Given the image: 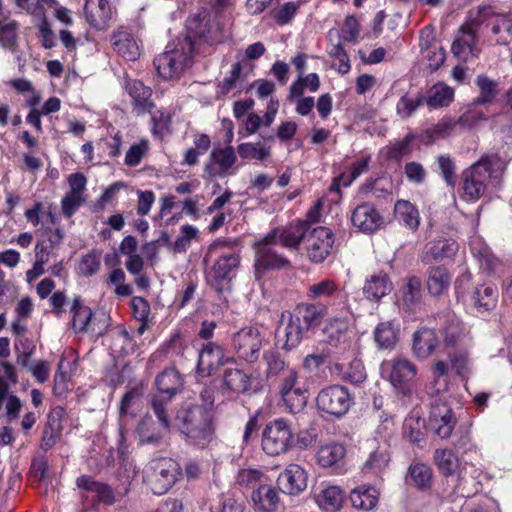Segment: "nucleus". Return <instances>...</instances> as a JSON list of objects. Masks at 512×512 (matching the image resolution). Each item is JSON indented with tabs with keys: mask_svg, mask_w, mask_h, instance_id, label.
Masks as SVG:
<instances>
[{
	"mask_svg": "<svg viewBox=\"0 0 512 512\" xmlns=\"http://www.w3.org/2000/svg\"><path fill=\"white\" fill-rule=\"evenodd\" d=\"M505 163L498 154H485L462 172V198L476 202L489 186L501 184Z\"/></svg>",
	"mask_w": 512,
	"mask_h": 512,
	"instance_id": "nucleus-1",
	"label": "nucleus"
},
{
	"mask_svg": "<svg viewBox=\"0 0 512 512\" xmlns=\"http://www.w3.org/2000/svg\"><path fill=\"white\" fill-rule=\"evenodd\" d=\"M193 50L190 35L169 43L166 50L154 59L159 76L165 80L178 78L191 65Z\"/></svg>",
	"mask_w": 512,
	"mask_h": 512,
	"instance_id": "nucleus-2",
	"label": "nucleus"
},
{
	"mask_svg": "<svg viewBox=\"0 0 512 512\" xmlns=\"http://www.w3.org/2000/svg\"><path fill=\"white\" fill-rule=\"evenodd\" d=\"M176 420L181 423V432L191 444L205 447L213 439L211 413L205 407L192 406L177 413Z\"/></svg>",
	"mask_w": 512,
	"mask_h": 512,
	"instance_id": "nucleus-3",
	"label": "nucleus"
},
{
	"mask_svg": "<svg viewBox=\"0 0 512 512\" xmlns=\"http://www.w3.org/2000/svg\"><path fill=\"white\" fill-rule=\"evenodd\" d=\"M228 4L229 0H216L211 10H204L190 17L187 20L188 32L209 43L220 41L224 27L222 10Z\"/></svg>",
	"mask_w": 512,
	"mask_h": 512,
	"instance_id": "nucleus-4",
	"label": "nucleus"
},
{
	"mask_svg": "<svg viewBox=\"0 0 512 512\" xmlns=\"http://www.w3.org/2000/svg\"><path fill=\"white\" fill-rule=\"evenodd\" d=\"M225 242L216 241L210 245L207 256H216L213 264L207 271V281L218 291L222 290L223 283L229 282L236 275L240 265V257L236 252H223Z\"/></svg>",
	"mask_w": 512,
	"mask_h": 512,
	"instance_id": "nucleus-5",
	"label": "nucleus"
},
{
	"mask_svg": "<svg viewBox=\"0 0 512 512\" xmlns=\"http://www.w3.org/2000/svg\"><path fill=\"white\" fill-rule=\"evenodd\" d=\"M279 394L286 410L291 414L301 412L308 400V391L296 369H288L280 378Z\"/></svg>",
	"mask_w": 512,
	"mask_h": 512,
	"instance_id": "nucleus-6",
	"label": "nucleus"
},
{
	"mask_svg": "<svg viewBox=\"0 0 512 512\" xmlns=\"http://www.w3.org/2000/svg\"><path fill=\"white\" fill-rule=\"evenodd\" d=\"M156 387L159 395L152 399V409L165 429L170 428L168 415L166 412V398L170 399L182 386L180 374L175 369H167L160 373L156 378Z\"/></svg>",
	"mask_w": 512,
	"mask_h": 512,
	"instance_id": "nucleus-7",
	"label": "nucleus"
},
{
	"mask_svg": "<svg viewBox=\"0 0 512 512\" xmlns=\"http://www.w3.org/2000/svg\"><path fill=\"white\" fill-rule=\"evenodd\" d=\"M180 475L179 464L171 458H157L150 461L146 477L154 494L166 493Z\"/></svg>",
	"mask_w": 512,
	"mask_h": 512,
	"instance_id": "nucleus-8",
	"label": "nucleus"
},
{
	"mask_svg": "<svg viewBox=\"0 0 512 512\" xmlns=\"http://www.w3.org/2000/svg\"><path fill=\"white\" fill-rule=\"evenodd\" d=\"M294 436L291 427L284 419L268 423L262 434V449L267 455L278 456L289 451Z\"/></svg>",
	"mask_w": 512,
	"mask_h": 512,
	"instance_id": "nucleus-9",
	"label": "nucleus"
},
{
	"mask_svg": "<svg viewBox=\"0 0 512 512\" xmlns=\"http://www.w3.org/2000/svg\"><path fill=\"white\" fill-rule=\"evenodd\" d=\"M231 345L239 359L253 363L259 357L263 337L258 328L246 326L232 334Z\"/></svg>",
	"mask_w": 512,
	"mask_h": 512,
	"instance_id": "nucleus-10",
	"label": "nucleus"
},
{
	"mask_svg": "<svg viewBox=\"0 0 512 512\" xmlns=\"http://www.w3.org/2000/svg\"><path fill=\"white\" fill-rule=\"evenodd\" d=\"M383 373H387L391 384L403 394L410 391V383L417 375V367L409 359L398 356L381 364Z\"/></svg>",
	"mask_w": 512,
	"mask_h": 512,
	"instance_id": "nucleus-11",
	"label": "nucleus"
},
{
	"mask_svg": "<svg viewBox=\"0 0 512 512\" xmlns=\"http://www.w3.org/2000/svg\"><path fill=\"white\" fill-rule=\"evenodd\" d=\"M71 312L73 314L72 328L77 333L90 332L99 336L107 327L106 315L104 313L93 314L91 309L83 305L78 298L74 299Z\"/></svg>",
	"mask_w": 512,
	"mask_h": 512,
	"instance_id": "nucleus-12",
	"label": "nucleus"
},
{
	"mask_svg": "<svg viewBox=\"0 0 512 512\" xmlns=\"http://www.w3.org/2000/svg\"><path fill=\"white\" fill-rule=\"evenodd\" d=\"M333 232L323 226L313 228L306 236L305 250L313 263H322L331 254L334 245Z\"/></svg>",
	"mask_w": 512,
	"mask_h": 512,
	"instance_id": "nucleus-13",
	"label": "nucleus"
},
{
	"mask_svg": "<svg viewBox=\"0 0 512 512\" xmlns=\"http://www.w3.org/2000/svg\"><path fill=\"white\" fill-rule=\"evenodd\" d=\"M324 334L329 345L354 354L356 335L347 317L330 319L324 328Z\"/></svg>",
	"mask_w": 512,
	"mask_h": 512,
	"instance_id": "nucleus-14",
	"label": "nucleus"
},
{
	"mask_svg": "<svg viewBox=\"0 0 512 512\" xmlns=\"http://www.w3.org/2000/svg\"><path fill=\"white\" fill-rule=\"evenodd\" d=\"M317 407L336 417H341L351 406V396L348 390L340 385H333L322 389L316 399Z\"/></svg>",
	"mask_w": 512,
	"mask_h": 512,
	"instance_id": "nucleus-15",
	"label": "nucleus"
},
{
	"mask_svg": "<svg viewBox=\"0 0 512 512\" xmlns=\"http://www.w3.org/2000/svg\"><path fill=\"white\" fill-rule=\"evenodd\" d=\"M17 381L15 367L9 362H0V410L5 402L6 414L10 421L18 418L22 407V403L17 396L9 395L10 384H16Z\"/></svg>",
	"mask_w": 512,
	"mask_h": 512,
	"instance_id": "nucleus-16",
	"label": "nucleus"
},
{
	"mask_svg": "<svg viewBox=\"0 0 512 512\" xmlns=\"http://www.w3.org/2000/svg\"><path fill=\"white\" fill-rule=\"evenodd\" d=\"M484 119H486L485 115L476 113L473 110L465 112L457 120L449 116H444L433 127L427 129L425 135L430 142H434L438 139L451 136L458 126L471 127L479 120Z\"/></svg>",
	"mask_w": 512,
	"mask_h": 512,
	"instance_id": "nucleus-17",
	"label": "nucleus"
},
{
	"mask_svg": "<svg viewBox=\"0 0 512 512\" xmlns=\"http://www.w3.org/2000/svg\"><path fill=\"white\" fill-rule=\"evenodd\" d=\"M232 362H234V357L226 355L223 346L215 342H208L199 353L196 372L200 377H208L219 366Z\"/></svg>",
	"mask_w": 512,
	"mask_h": 512,
	"instance_id": "nucleus-18",
	"label": "nucleus"
},
{
	"mask_svg": "<svg viewBox=\"0 0 512 512\" xmlns=\"http://www.w3.org/2000/svg\"><path fill=\"white\" fill-rule=\"evenodd\" d=\"M314 502L323 512H337L345 501L344 490L335 484L321 482L313 489Z\"/></svg>",
	"mask_w": 512,
	"mask_h": 512,
	"instance_id": "nucleus-19",
	"label": "nucleus"
},
{
	"mask_svg": "<svg viewBox=\"0 0 512 512\" xmlns=\"http://www.w3.org/2000/svg\"><path fill=\"white\" fill-rule=\"evenodd\" d=\"M76 484L82 491V498L92 504L104 503L111 505L115 502L113 490L103 482H98L90 476L82 475L77 478Z\"/></svg>",
	"mask_w": 512,
	"mask_h": 512,
	"instance_id": "nucleus-20",
	"label": "nucleus"
},
{
	"mask_svg": "<svg viewBox=\"0 0 512 512\" xmlns=\"http://www.w3.org/2000/svg\"><path fill=\"white\" fill-rule=\"evenodd\" d=\"M308 474L298 464L291 463L278 475V488L287 495H299L307 488Z\"/></svg>",
	"mask_w": 512,
	"mask_h": 512,
	"instance_id": "nucleus-21",
	"label": "nucleus"
},
{
	"mask_svg": "<svg viewBox=\"0 0 512 512\" xmlns=\"http://www.w3.org/2000/svg\"><path fill=\"white\" fill-rule=\"evenodd\" d=\"M455 424L456 420L447 404L437 400L431 404L429 426L435 434L441 439H447L451 436Z\"/></svg>",
	"mask_w": 512,
	"mask_h": 512,
	"instance_id": "nucleus-22",
	"label": "nucleus"
},
{
	"mask_svg": "<svg viewBox=\"0 0 512 512\" xmlns=\"http://www.w3.org/2000/svg\"><path fill=\"white\" fill-rule=\"evenodd\" d=\"M352 225L363 233H373L384 224L383 216L370 203L358 205L351 215Z\"/></svg>",
	"mask_w": 512,
	"mask_h": 512,
	"instance_id": "nucleus-23",
	"label": "nucleus"
},
{
	"mask_svg": "<svg viewBox=\"0 0 512 512\" xmlns=\"http://www.w3.org/2000/svg\"><path fill=\"white\" fill-rule=\"evenodd\" d=\"M275 245H277L275 231L256 243L258 262L265 268H283L289 265V261L274 249Z\"/></svg>",
	"mask_w": 512,
	"mask_h": 512,
	"instance_id": "nucleus-24",
	"label": "nucleus"
},
{
	"mask_svg": "<svg viewBox=\"0 0 512 512\" xmlns=\"http://www.w3.org/2000/svg\"><path fill=\"white\" fill-rule=\"evenodd\" d=\"M458 244L450 238H438L429 241L422 252L421 261L424 264L441 262L453 258L458 251Z\"/></svg>",
	"mask_w": 512,
	"mask_h": 512,
	"instance_id": "nucleus-25",
	"label": "nucleus"
},
{
	"mask_svg": "<svg viewBox=\"0 0 512 512\" xmlns=\"http://www.w3.org/2000/svg\"><path fill=\"white\" fill-rule=\"evenodd\" d=\"M236 160L232 146L214 147L205 164V171L213 177L223 176L232 168Z\"/></svg>",
	"mask_w": 512,
	"mask_h": 512,
	"instance_id": "nucleus-26",
	"label": "nucleus"
},
{
	"mask_svg": "<svg viewBox=\"0 0 512 512\" xmlns=\"http://www.w3.org/2000/svg\"><path fill=\"white\" fill-rule=\"evenodd\" d=\"M307 297L311 300H339L346 304L348 295L332 279L325 278L308 286Z\"/></svg>",
	"mask_w": 512,
	"mask_h": 512,
	"instance_id": "nucleus-27",
	"label": "nucleus"
},
{
	"mask_svg": "<svg viewBox=\"0 0 512 512\" xmlns=\"http://www.w3.org/2000/svg\"><path fill=\"white\" fill-rule=\"evenodd\" d=\"M84 13L87 22L98 30L105 29L112 18L108 0H85Z\"/></svg>",
	"mask_w": 512,
	"mask_h": 512,
	"instance_id": "nucleus-28",
	"label": "nucleus"
},
{
	"mask_svg": "<svg viewBox=\"0 0 512 512\" xmlns=\"http://www.w3.org/2000/svg\"><path fill=\"white\" fill-rule=\"evenodd\" d=\"M499 291L496 285L485 283L474 288L470 295V303L479 313L489 312L496 308Z\"/></svg>",
	"mask_w": 512,
	"mask_h": 512,
	"instance_id": "nucleus-29",
	"label": "nucleus"
},
{
	"mask_svg": "<svg viewBox=\"0 0 512 512\" xmlns=\"http://www.w3.org/2000/svg\"><path fill=\"white\" fill-rule=\"evenodd\" d=\"M253 508L257 512H276L280 504L277 490L268 484H260L251 494Z\"/></svg>",
	"mask_w": 512,
	"mask_h": 512,
	"instance_id": "nucleus-30",
	"label": "nucleus"
},
{
	"mask_svg": "<svg viewBox=\"0 0 512 512\" xmlns=\"http://www.w3.org/2000/svg\"><path fill=\"white\" fill-rule=\"evenodd\" d=\"M276 232V243L286 248H298L302 240L306 241L309 227L307 221H295L288 224L280 232Z\"/></svg>",
	"mask_w": 512,
	"mask_h": 512,
	"instance_id": "nucleus-31",
	"label": "nucleus"
},
{
	"mask_svg": "<svg viewBox=\"0 0 512 512\" xmlns=\"http://www.w3.org/2000/svg\"><path fill=\"white\" fill-rule=\"evenodd\" d=\"M451 274L442 266H431L426 272V288L433 297H439L448 292L451 284Z\"/></svg>",
	"mask_w": 512,
	"mask_h": 512,
	"instance_id": "nucleus-32",
	"label": "nucleus"
},
{
	"mask_svg": "<svg viewBox=\"0 0 512 512\" xmlns=\"http://www.w3.org/2000/svg\"><path fill=\"white\" fill-rule=\"evenodd\" d=\"M438 344L435 330L421 328L413 336V353L418 359H426L433 354Z\"/></svg>",
	"mask_w": 512,
	"mask_h": 512,
	"instance_id": "nucleus-33",
	"label": "nucleus"
},
{
	"mask_svg": "<svg viewBox=\"0 0 512 512\" xmlns=\"http://www.w3.org/2000/svg\"><path fill=\"white\" fill-rule=\"evenodd\" d=\"M478 36L459 29L458 36L452 44L453 55L461 61H469L477 56L479 50L477 48Z\"/></svg>",
	"mask_w": 512,
	"mask_h": 512,
	"instance_id": "nucleus-34",
	"label": "nucleus"
},
{
	"mask_svg": "<svg viewBox=\"0 0 512 512\" xmlns=\"http://www.w3.org/2000/svg\"><path fill=\"white\" fill-rule=\"evenodd\" d=\"M111 43L115 52L126 60L134 61L139 55V46L133 36L127 31L120 29L111 37Z\"/></svg>",
	"mask_w": 512,
	"mask_h": 512,
	"instance_id": "nucleus-35",
	"label": "nucleus"
},
{
	"mask_svg": "<svg viewBox=\"0 0 512 512\" xmlns=\"http://www.w3.org/2000/svg\"><path fill=\"white\" fill-rule=\"evenodd\" d=\"M401 301L405 309L416 311L422 303V281L418 276H410L401 288Z\"/></svg>",
	"mask_w": 512,
	"mask_h": 512,
	"instance_id": "nucleus-36",
	"label": "nucleus"
},
{
	"mask_svg": "<svg viewBox=\"0 0 512 512\" xmlns=\"http://www.w3.org/2000/svg\"><path fill=\"white\" fill-rule=\"evenodd\" d=\"M281 322L285 337L284 348L290 350L297 347L303 338L304 332L307 330L303 328L302 323L290 312L282 313Z\"/></svg>",
	"mask_w": 512,
	"mask_h": 512,
	"instance_id": "nucleus-37",
	"label": "nucleus"
},
{
	"mask_svg": "<svg viewBox=\"0 0 512 512\" xmlns=\"http://www.w3.org/2000/svg\"><path fill=\"white\" fill-rule=\"evenodd\" d=\"M393 289L389 276L384 272L371 275L366 279L363 293L367 299L378 301Z\"/></svg>",
	"mask_w": 512,
	"mask_h": 512,
	"instance_id": "nucleus-38",
	"label": "nucleus"
},
{
	"mask_svg": "<svg viewBox=\"0 0 512 512\" xmlns=\"http://www.w3.org/2000/svg\"><path fill=\"white\" fill-rule=\"evenodd\" d=\"M328 307L324 304H299L293 314L302 323L303 328L309 330L317 325L321 319L327 314Z\"/></svg>",
	"mask_w": 512,
	"mask_h": 512,
	"instance_id": "nucleus-39",
	"label": "nucleus"
},
{
	"mask_svg": "<svg viewBox=\"0 0 512 512\" xmlns=\"http://www.w3.org/2000/svg\"><path fill=\"white\" fill-rule=\"evenodd\" d=\"M251 379L243 370L226 369L223 374L222 389L231 393H244L249 390Z\"/></svg>",
	"mask_w": 512,
	"mask_h": 512,
	"instance_id": "nucleus-40",
	"label": "nucleus"
},
{
	"mask_svg": "<svg viewBox=\"0 0 512 512\" xmlns=\"http://www.w3.org/2000/svg\"><path fill=\"white\" fill-rule=\"evenodd\" d=\"M127 90L133 99L134 108L137 113L150 112L153 104L150 101L152 91L149 87L145 86L139 80H133L127 84Z\"/></svg>",
	"mask_w": 512,
	"mask_h": 512,
	"instance_id": "nucleus-41",
	"label": "nucleus"
},
{
	"mask_svg": "<svg viewBox=\"0 0 512 512\" xmlns=\"http://www.w3.org/2000/svg\"><path fill=\"white\" fill-rule=\"evenodd\" d=\"M346 455V448L338 442H328L321 445L317 451V463L324 468H329L339 463Z\"/></svg>",
	"mask_w": 512,
	"mask_h": 512,
	"instance_id": "nucleus-42",
	"label": "nucleus"
},
{
	"mask_svg": "<svg viewBox=\"0 0 512 512\" xmlns=\"http://www.w3.org/2000/svg\"><path fill=\"white\" fill-rule=\"evenodd\" d=\"M379 492L372 486H359L350 493L352 506L363 511H370L378 503Z\"/></svg>",
	"mask_w": 512,
	"mask_h": 512,
	"instance_id": "nucleus-43",
	"label": "nucleus"
},
{
	"mask_svg": "<svg viewBox=\"0 0 512 512\" xmlns=\"http://www.w3.org/2000/svg\"><path fill=\"white\" fill-rule=\"evenodd\" d=\"M454 100V90L443 82L434 84L428 91L424 102L431 108L449 106Z\"/></svg>",
	"mask_w": 512,
	"mask_h": 512,
	"instance_id": "nucleus-44",
	"label": "nucleus"
},
{
	"mask_svg": "<svg viewBox=\"0 0 512 512\" xmlns=\"http://www.w3.org/2000/svg\"><path fill=\"white\" fill-rule=\"evenodd\" d=\"M494 14L491 7H478L471 10L466 21L461 26V31H468L477 36L482 26L486 24L492 25Z\"/></svg>",
	"mask_w": 512,
	"mask_h": 512,
	"instance_id": "nucleus-45",
	"label": "nucleus"
},
{
	"mask_svg": "<svg viewBox=\"0 0 512 512\" xmlns=\"http://www.w3.org/2000/svg\"><path fill=\"white\" fill-rule=\"evenodd\" d=\"M395 218L405 227L415 231L420 224L417 208L406 200H398L394 206Z\"/></svg>",
	"mask_w": 512,
	"mask_h": 512,
	"instance_id": "nucleus-46",
	"label": "nucleus"
},
{
	"mask_svg": "<svg viewBox=\"0 0 512 512\" xmlns=\"http://www.w3.org/2000/svg\"><path fill=\"white\" fill-rule=\"evenodd\" d=\"M277 111L278 101L270 99L263 118L256 113H249L245 120V128L248 134L256 133L261 126L269 127L273 123Z\"/></svg>",
	"mask_w": 512,
	"mask_h": 512,
	"instance_id": "nucleus-47",
	"label": "nucleus"
},
{
	"mask_svg": "<svg viewBox=\"0 0 512 512\" xmlns=\"http://www.w3.org/2000/svg\"><path fill=\"white\" fill-rule=\"evenodd\" d=\"M237 152L242 159L266 161L271 156V146L262 141L241 143Z\"/></svg>",
	"mask_w": 512,
	"mask_h": 512,
	"instance_id": "nucleus-48",
	"label": "nucleus"
},
{
	"mask_svg": "<svg viewBox=\"0 0 512 512\" xmlns=\"http://www.w3.org/2000/svg\"><path fill=\"white\" fill-rule=\"evenodd\" d=\"M374 338L379 348L392 349L398 341V330L392 322H382L375 328Z\"/></svg>",
	"mask_w": 512,
	"mask_h": 512,
	"instance_id": "nucleus-49",
	"label": "nucleus"
},
{
	"mask_svg": "<svg viewBox=\"0 0 512 512\" xmlns=\"http://www.w3.org/2000/svg\"><path fill=\"white\" fill-rule=\"evenodd\" d=\"M434 461L438 469L445 475H453L460 466L457 455L450 449H437L434 453Z\"/></svg>",
	"mask_w": 512,
	"mask_h": 512,
	"instance_id": "nucleus-50",
	"label": "nucleus"
},
{
	"mask_svg": "<svg viewBox=\"0 0 512 512\" xmlns=\"http://www.w3.org/2000/svg\"><path fill=\"white\" fill-rule=\"evenodd\" d=\"M17 21L5 16L0 18V46L5 49H13L17 42Z\"/></svg>",
	"mask_w": 512,
	"mask_h": 512,
	"instance_id": "nucleus-51",
	"label": "nucleus"
},
{
	"mask_svg": "<svg viewBox=\"0 0 512 512\" xmlns=\"http://www.w3.org/2000/svg\"><path fill=\"white\" fill-rule=\"evenodd\" d=\"M475 83L480 93L478 97L474 99L473 105H483L492 102L498 94L497 83L483 75L478 76Z\"/></svg>",
	"mask_w": 512,
	"mask_h": 512,
	"instance_id": "nucleus-52",
	"label": "nucleus"
},
{
	"mask_svg": "<svg viewBox=\"0 0 512 512\" xmlns=\"http://www.w3.org/2000/svg\"><path fill=\"white\" fill-rule=\"evenodd\" d=\"M328 55L333 59L332 67L340 74H347L350 69V60L341 42L331 44L327 49Z\"/></svg>",
	"mask_w": 512,
	"mask_h": 512,
	"instance_id": "nucleus-53",
	"label": "nucleus"
},
{
	"mask_svg": "<svg viewBox=\"0 0 512 512\" xmlns=\"http://www.w3.org/2000/svg\"><path fill=\"white\" fill-rule=\"evenodd\" d=\"M101 266V252L92 250L83 255L77 266V273L81 276L89 277L96 274Z\"/></svg>",
	"mask_w": 512,
	"mask_h": 512,
	"instance_id": "nucleus-54",
	"label": "nucleus"
},
{
	"mask_svg": "<svg viewBox=\"0 0 512 512\" xmlns=\"http://www.w3.org/2000/svg\"><path fill=\"white\" fill-rule=\"evenodd\" d=\"M263 359L266 363V376L268 379L277 376H280L281 378L284 372L290 369L286 366V363L281 356L275 351L264 352Z\"/></svg>",
	"mask_w": 512,
	"mask_h": 512,
	"instance_id": "nucleus-55",
	"label": "nucleus"
},
{
	"mask_svg": "<svg viewBox=\"0 0 512 512\" xmlns=\"http://www.w3.org/2000/svg\"><path fill=\"white\" fill-rule=\"evenodd\" d=\"M410 477L419 489L430 487L432 481L431 468L423 463H415L409 467Z\"/></svg>",
	"mask_w": 512,
	"mask_h": 512,
	"instance_id": "nucleus-56",
	"label": "nucleus"
},
{
	"mask_svg": "<svg viewBox=\"0 0 512 512\" xmlns=\"http://www.w3.org/2000/svg\"><path fill=\"white\" fill-rule=\"evenodd\" d=\"M198 238L199 230L197 227L189 224L183 225L180 228V234L173 243V250L178 253L185 252L190 247L191 242L198 240Z\"/></svg>",
	"mask_w": 512,
	"mask_h": 512,
	"instance_id": "nucleus-57",
	"label": "nucleus"
},
{
	"mask_svg": "<svg viewBox=\"0 0 512 512\" xmlns=\"http://www.w3.org/2000/svg\"><path fill=\"white\" fill-rule=\"evenodd\" d=\"M389 455L385 450L373 452L364 464V471L374 474L382 473L389 463Z\"/></svg>",
	"mask_w": 512,
	"mask_h": 512,
	"instance_id": "nucleus-58",
	"label": "nucleus"
},
{
	"mask_svg": "<svg viewBox=\"0 0 512 512\" xmlns=\"http://www.w3.org/2000/svg\"><path fill=\"white\" fill-rule=\"evenodd\" d=\"M437 164L446 184L454 187L456 184V166L451 156L447 154L438 156Z\"/></svg>",
	"mask_w": 512,
	"mask_h": 512,
	"instance_id": "nucleus-59",
	"label": "nucleus"
},
{
	"mask_svg": "<svg viewBox=\"0 0 512 512\" xmlns=\"http://www.w3.org/2000/svg\"><path fill=\"white\" fill-rule=\"evenodd\" d=\"M148 150L149 142L147 140L142 139L133 144L125 155V164L130 167L137 166Z\"/></svg>",
	"mask_w": 512,
	"mask_h": 512,
	"instance_id": "nucleus-60",
	"label": "nucleus"
},
{
	"mask_svg": "<svg viewBox=\"0 0 512 512\" xmlns=\"http://www.w3.org/2000/svg\"><path fill=\"white\" fill-rule=\"evenodd\" d=\"M424 102V97L411 98L408 95L402 96L397 105L396 111L401 118L410 117L416 109Z\"/></svg>",
	"mask_w": 512,
	"mask_h": 512,
	"instance_id": "nucleus-61",
	"label": "nucleus"
},
{
	"mask_svg": "<svg viewBox=\"0 0 512 512\" xmlns=\"http://www.w3.org/2000/svg\"><path fill=\"white\" fill-rule=\"evenodd\" d=\"M264 476L265 474L258 469L246 468L239 470L236 481L241 486H254L261 483Z\"/></svg>",
	"mask_w": 512,
	"mask_h": 512,
	"instance_id": "nucleus-62",
	"label": "nucleus"
},
{
	"mask_svg": "<svg viewBox=\"0 0 512 512\" xmlns=\"http://www.w3.org/2000/svg\"><path fill=\"white\" fill-rule=\"evenodd\" d=\"M300 2H287L275 14L276 22L283 26L288 24L296 15L298 9L300 8Z\"/></svg>",
	"mask_w": 512,
	"mask_h": 512,
	"instance_id": "nucleus-63",
	"label": "nucleus"
},
{
	"mask_svg": "<svg viewBox=\"0 0 512 512\" xmlns=\"http://www.w3.org/2000/svg\"><path fill=\"white\" fill-rule=\"evenodd\" d=\"M344 377L352 383L363 382L366 378V373L362 361L354 358L344 372Z\"/></svg>",
	"mask_w": 512,
	"mask_h": 512,
	"instance_id": "nucleus-64",
	"label": "nucleus"
}]
</instances>
